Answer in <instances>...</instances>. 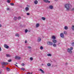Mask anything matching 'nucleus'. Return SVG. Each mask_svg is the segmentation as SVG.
I'll return each mask as SVG.
<instances>
[{
  "mask_svg": "<svg viewBox=\"0 0 74 74\" xmlns=\"http://www.w3.org/2000/svg\"><path fill=\"white\" fill-rule=\"evenodd\" d=\"M64 7L66 8L67 11H69V10H70V8L71 7L72 5L70 4H66L64 5Z\"/></svg>",
  "mask_w": 74,
  "mask_h": 74,
  "instance_id": "obj_1",
  "label": "nucleus"
},
{
  "mask_svg": "<svg viewBox=\"0 0 74 74\" xmlns=\"http://www.w3.org/2000/svg\"><path fill=\"white\" fill-rule=\"evenodd\" d=\"M73 47H71L70 48H70H68V49L67 50V52H68V53H72V51L71 50H73Z\"/></svg>",
  "mask_w": 74,
  "mask_h": 74,
  "instance_id": "obj_2",
  "label": "nucleus"
},
{
  "mask_svg": "<svg viewBox=\"0 0 74 74\" xmlns=\"http://www.w3.org/2000/svg\"><path fill=\"white\" fill-rule=\"evenodd\" d=\"M47 44L48 45L52 46V45H53V43L51 42L48 41L47 42Z\"/></svg>",
  "mask_w": 74,
  "mask_h": 74,
  "instance_id": "obj_3",
  "label": "nucleus"
},
{
  "mask_svg": "<svg viewBox=\"0 0 74 74\" xmlns=\"http://www.w3.org/2000/svg\"><path fill=\"white\" fill-rule=\"evenodd\" d=\"M1 64L2 65H7V64H8V63L7 62H1Z\"/></svg>",
  "mask_w": 74,
  "mask_h": 74,
  "instance_id": "obj_4",
  "label": "nucleus"
},
{
  "mask_svg": "<svg viewBox=\"0 0 74 74\" xmlns=\"http://www.w3.org/2000/svg\"><path fill=\"white\" fill-rule=\"evenodd\" d=\"M60 36L62 37V38H64V34L63 33H61L60 34Z\"/></svg>",
  "mask_w": 74,
  "mask_h": 74,
  "instance_id": "obj_5",
  "label": "nucleus"
},
{
  "mask_svg": "<svg viewBox=\"0 0 74 74\" xmlns=\"http://www.w3.org/2000/svg\"><path fill=\"white\" fill-rule=\"evenodd\" d=\"M21 58V57L17 56H16L15 57V59L16 60L18 59V60H20Z\"/></svg>",
  "mask_w": 74,
  "mask_h": 74,
  "instance_id": "obj_6",
  "label": "nucleus"
},
{
  "mask_svg": "<svg viewBox=\"0 0 74 74\" xmlns=\"http://www.w3.org/2000/svg\"><path fill=\"white\" fill-rule=\"evenodd\" d=\"M4 47L5 48H7V49H8V48H9V46H8L7 45L4 44Z\"/></svg>",
  "mask_w": 74,
  "mask_h": 74,
  "instance_id": "obj_7",
  "label": "nucleus"
},
{
  "mask_svg": "<svg viewBox=\"0 0 74 74\" xmlns=\"http://www.w3.org/2000/svg\"><path fill=\"white\" fill-rule=\"evenodd\" d=\"M43 1L45 2V3H47L48 2L49 3H50V1H48V0H43Z\"/></svg>",
  "mask_w": 74,
  "mask_h": 74,
  "instance_id": "obj_8",
  "label": "nucleus"
},
{
  "mask_svg": "<svg viewBox=\"0 0 74 74\" xmlns=\"http://www.w3.org/2000/svg\"><path fill=\"white\" fill-rule=\"evenodd\" d=\"M41 40V38L39 37H38V42H40Z\"/></svg>",
  "mask_w": 74,
  "mask_h": 74,
  "instance_id": "obj_9",
  "label": "nucleus"
},
{
  "mask_svg": "<svg viewBox=\"0 0 74 74\" xmlns=\"http://www.w3.org/2000/svg\"><path fill=\"white\" fill-rule=\"evenodd\" d=\"M52 42H54V43H56V42H57V40L53 39L52 40Z\"/></svg>",
  "mask_w": 74,
  "mask_h": 74,
  "instance_id": "obj_10",
  "label": "nucleus"
},
{
  "mask_svg": "<svg viewBox=\"0 0 74 74\" xmlns=\"http://www.w3.org/2000/svg\"><path fill=\"white\" fill-rule=\"evenodd\" d=\"M36 27H38L40 26V24L38 23H37L36 24Z\"/></svg>",
  "mask_w": 74,
  "mask_h": 74,
  "instance_id": "obj_11",
  "label": "nucleus"
},
{
  "mask_svg": "<svg viewBox=\"0 0 74 74\" xmlns=\"http://www.w3.org/2000/svg\"><path fill=\"white\" fill-rule=\"evenodd\" d=\"M25 10L26 11H28L29 10V8L26 7L25 8Z\"/></svg>",
  "mask_w": 74,
  "mask_h": 74,
  "instance_id": "obj_12",
  "label": "nucleus"
},
{
  "mask_svg": "<svg viewBox=\"0 0 74 74\" xmlns=\"http://www.w3.org/2000/svg\"><path fill=\"white\" fill-rule=\"evenodd\" d=\"M53 6L52 5H50L49 6V8L50 9H51V10H52V9H53Z\"/></svg>",
  "mask_w": 74,
  "mask_h": 74,
  "instance_id": "obj_13",
  "label": "nucleus"
},
{
  "mask_svg": "<svg viewBox=\"0 0 74 74\" xmlns=\"http://www.w3.org/2000/svg\"><path fill=\"white\" fill-rule=\"evenodd\" d=\"M34 3L35 4H37L38 3V1L37 0L35 1Z\"/></svg>",
  "mask_w": 74,
  "mask_h": 74,
  "instance_id": "obj_14",
  "label": "nucleus"
},
{
  "mask_svg": "<svg viewBox=\"0 0 74 74\" xmlns=\"http://www.w3.org/2000/svg\"><path fill=\"white\" fill-rule=\"evenodd\" d=\"M18 19V18L16 16H15L14 17V21H16V19Z\"/></svg>",
  "mask_w": 74,
  "mask_h": 74,
  "instance_id": "obj_15",
  "label": "nucleus"
},
{
  "mask_svg": "<svg viewBox=\"0 0 74 74\" xmlns=\"http://www.w3.org/2000/svg\"><path fill=\"white\" fill-rule=\"evenodd\" d=\"M6 57H11V56L10 55L8 54H6Z\"/></svg>",
  "mask_w": 74,
  "mask_h": 74,
  "instance_id": "obj_16",
  "label": "nucleus"
},
{
  "mask_svg": "<svg viewBox=\"0 0 74 74\" xmlns=\"http://www.w3.org/2000/svg\"><path fill=\"white\" fill-rule=\"evenodd\" d=\"M15 36H16V37H19L20 36V35H19V34H15Z\"/></svg>",
  "mask_w": 74,
  "mask_h": 74,
  "instance_id": "obj_17",
  "label": "nucleus"
},
{
  "mask_svg": "<svg viewBox=\"0 0 74 74\" xmlns=\"http://www.w3.org/2000/svg\"><path fill=\"white\" fill-rule=\"evenodd\" d=\"M64 34L65 35H67V33L66 31H64Z\"/></svg>",
  "mask_w": 74,
  "mask_h": 74,
  "instance_id": "obj_18",
  "label": "nucleus"
},
{
  "mask_svg": "<svg viewBox=\"0 0 74 74\" xmlns=\"http://www.w3.org/2000/svg\"><path fill=\"white\" fill-rule=\"evenodd\" d=\"M40 71H41L42 73H44V71H43V70H42V69H40Z\"/></svg>",
  "mask_w": 74,
  "mask_h": 74,
  "instance_id": "obj_19",
  "label": "nucleus"
},
{
  "mask_svg": "<svg viewBox=\"0 0 74 74\" xmlns=\"http://www.w3.org/2000/svg\"><path fill=\"white\" fill-rule=\"evenodd\" d=\"M64 29L65 30H67L68 29V27H67V26H65Z\"/></svg>",
  "mask_w": 74,
  "mask_h": 74,
  "instance_id": "obj_20",
  "label": "nucleus"
},
{
  "mask_svg": "<svg viewBox=\"0 0 74 74\" xmlns=\"http://www.w3.org/2000/svg\"><path fill=\"white\" fill-rule=\"evenodd\" d=\"M52 38L53 39H55L56 38V37L55 36H53L52 37Z\"/></svg>",
  "mask_w": 74,
  "mask_h": 74,
  "instance_id": "obj_21",
  "label": "nucleus"
},
{
  "mask_svg": "<svg viewBox=\"0 0 74 74\" xmlns=\"http://www.w3.org/2000/svg\"><path fill=\"white\" fill-rule=\"evenodd\" d=\"M21 70H23V71H25V69L24 68H21Z\"/></svg>",
  "mask_w": 74,
  "mask_h": 74,
  "instance_id": "obj_22",
  "label": "nucleus"
},
{
  "mask_svg": "<svg viewBox=\"0 0 74 74\" xmlns=\"http://www.w3.org/2000/svg\"><path fill=\"white\" fill-rule=\"evenodd\" d=\"M43 20V21H45V17H42L41 18Z\"/></svg>",
  "mask_w": 74,
  "mask_h": 74,
  "instance_id": "obj_23",
  "label": "nucleus"
},
{
  "mask_svg": "<svg viewBox=\"0 0 74 74\" xmlns=\"http://www.w3.org/2000/svg\"><path fill=\"white\" fill-rule=\"evenodd\" d=\"M71 29H72V30H73V31H74V26L73 25L72 26V27H71Z\"/></svg>",
  "mask_w": 74,
  "mask_h": 74,
  "instance_id": "obj_24",
  "label": "nucleus"
},
{
  "mask_svg": "<svg viewBox=\"0 0 74 74\" xmlns=\"http://www.w3.org/2000/svg\"><path fill=\"white\" fill-rule=\"evenodd\" d=\"M53 45V47H56V44L54 43Z\"/></svg>",
  "mask_w": 74,
  "mask_h": 74,
  "instance_id": "obj_25",
  "label": "nucleus"
},
{
  "mask_svg": "<svg viewBox=\"0 0 74 74\" xmlns=\"http://www.w3.org/2000/svg\"><path fill=\"white\" fill-rule=\"evenodd\" d=\"M48 56H52V55L51 54H47Z\"/></svg>",
  "mask_w": 74,
  "mask_h": 74,
  "instance_id": "obj_26",
  "label": "nucleus"
},
{
  "mask_svg": "<svg viewBox=\"0 0 74 74\" xmlns=\"http://www.w3.org/2000/svg\"><path fill=\"white\" fill-rule=\"evenodd\" d=\"M47 66H51V64H50V63H48L47 64Z\"/></svg>",
  "mask_w": 74,
  "mask_h": 74,
  "instance_id": "obj_27",
  "label": "nucleus"
},
{
  "mask_svg": "<svg viewBox=\"0 0 74 74\" xmlns=\"http://www.w3.org/2000/svg\"><path fill=\"white\" fill-rule=\"evenodd\" d=\"M27 32H28V30H27V29H26L25 30V33H27Z\"/></svg>",
  "mask_w": 74,
  "mask_h": 74,
  "instance_id": "obj_28",
  "label": "nucleus"
},
{
  "mask_svg": "<svg viewBox=\"0 0 74 74\" xmlns=\"http://www.w3.org/2000/svg\"><path fill=\"white\" fill-rule=\"evenodd\" d=\"M10 1H11L7 0V2L8 3H10Z\"/></svg>",
  "mask_w": 74,
  "mask_h": 74,
  "instance_id": "obj_29",
  "label": "nucleus"
},
{
  "mask_svg": "<svg viewBox=\"0 0 74 74\" xmlns=\"http://www.w3.org/2000/svg\"><path fill=\"white\" fill-rule=\"evenodd\" d=\"M30 59L31 60H33V58L32 57H31L30 58Z\"/></svg>",
  "mask_w": 74,
  "mask_h": 74,
  "instance_id": "obj_30",
  "label": "nucleus"
},
{
  "mask_svg": "<svg viewBox=\"0 0 74 74\" xmlns=\"http://www.w3.org/2000/svg\"><path fill=\"white\" fill-rule=\"evenodd\" d=\"M40 49H43V47L42 46H41Z\"/></svg>",
  "mask_w": 74,
  "mask_h": 74,
  "instance_id": "obj_31",
  "label": "nucleus"
},
{
  "mask_svg": "<svg viewBox=\"0 0 74 74\" xmlns=\"http://www.w3.org/2000/svg\"><path fill=\"white\" fill-rule=\"evenodd\" d=\"M10 5H11L13 6L14 5V3H10Z\"/></svg>",
  "mask_w": 74,
  "mask_h": 74,
  "instance_id": "obj_32",
  "label": "nucleus"
},
{
  "mask_svg": "<svg viewBox=\"0 0 74 74\" xmlns=\"http://www.w3.org/2000/svg\"><path fill=\"white\" fill-rule=\"evenodd\" d=\"M21 19V17H18V20H19L20 19Z\"/></svg>",
  "mask_w": 74,
  "mask_h": 74,
  "instance_id": "obj_33",
  "label": "nucleus"
},
{
  "mask_svg": "<svg viewBox=\"0 0 74 74\" xmlns=\"http://www.w3.org/2000/svg\"><path fill=\"white\" fill-rule=\"evenodd\" d=\"M8 62H12V61L10 59V60H8Z\"/></svg>",
  "mask_w": 74,
  "mask_h": 74,
  "instance_id": "obj_34",
  "label": "nucleus"
},
{
  "mask_svg": "<svg viewBox=\"0 0 74 74\" xmlns=\"http://www.w3.org/2000/svg\"><path fill=\"white\" fill-rule=\"evenodd\" d=\"M28 48L29 49H32V47H28Z\"/></svg>",
  "mask_w": 74,
  "mask_h": 74,
  "instance_id": "obj_35",
  "label": "nucleus"
},
{
  "mask_svg": "<svg viewBox=\"0 0 74 74\" xmlns=\"http://www.w3.org/2000/svg\"><path fill=\"white\" fill-rule=\"evenodd\" d=\"M27 15H30V13H27Z\"/></svg>",
  "mask_w": 74,
  "mask_h": 74,
  "instance_id": "obj_36",
  "label": "nucleus"
},
{
  "mask_svg": "<svg viewBox=\"0 0 74 74\" xmlns=\"http://www.w3.org/2000/svg\"><path fill=\"white\" fill-rule=\"evenodd\" d=\"M72 45L73 46H74V42H73L72 43Z\"/></svg>",
  "mask_w": 74,
  "mask_h": 74,
  "instance_id": "obj_37",
  "label": "nucleus"
},
{
  "mask_svg": "<svg viewBox=\"0 0 74 74\" xmlns=\"http://www.w3.org/2000/svg\"><path fill=\"white\" fill-rule=\"evenodd\" d=\"M7 11H8V10H10V8H7Z\"/></svg>",
  "mask_w": 74,
  "mask_h": 74,
  "instance_id": "obj_38",
  "label": "nucleus"
},
{
  "mask_svg": "<svg viewBox=\"0 0 74 74\" xmlns=\"http://www.w3.org/2000/svg\"><path fill=\"white\" fill-rule=\"evenodd\" d=\"M22 66H25V64L24 63L22 64Z\"/></svg>",
  "mask_w": 74,
  "mask_h": 74,
  "instance_id": "obj_39",
  "label": "nucleus"
},
{
  "mask_svg": "<svg viewBox=\"0 0 74 74\" xmlns=\"http://www.w3.org/2000/svg\"><path fill=\"white\" fill-rule=\"evenodd\" d=\"M7 70H10V68H8V67L7 68Z\"/></svg>",
  "mask_w": 74,
  "mask_h": 74,
  "instance_id": "obj_40",
  "label": "nucleus"
},
{
  "mask_svg": "<svg viewBox=\"0 0 74 74\" xmlns=\"http://www.w3.org/2000/svg\"><path fill=\"white\" fill-rule=\"evenodd\" d=\"M4 65H2V68H4Z\"/></svg>",
  "mask_w": 74,
  "mask_h": 74,
  "instance_id": "obj_41",
  "label": "nucleus"
},
{
  "mask_svg": "<svg viewBox=\"0 0 74 74\" xmlns=\"http://www.w3.org/2000/svg\"><path fill=\"white\" fill-rule=\"evenodd\" d=\"M14 65H15V66H16V67H18V65H17L16 64H15Z\"/></svg>",
  "mask_w": 74,
  "mask_h": 74,
  "instance_id": "obj_42",
  "label": "nucleus"
},
{
  "mask_svg": "<svg viewBox=\"0 0 74 74\" xmlns=\"http://www.w3.org/2000/svg\"><path fill=\"white\" fill-rule=\"evenodd\" d=\"M0 51H1V48L0 47Z\"/></svg>",
  "mask_w": 74,
  "mask_h": 74,
  "instance_id": "obj_43",
  "label": "nucleus"
},
{
  "mask_svg": "<svg viewBox=\"0 0 74 74\" xmlns=\"http://www.w3.org/2000/svg\"><path fill=\"white\" fill-rule=\"evenodd\" d=\"M25 43H27V41L25 40Z\"/></svg>",
  "mask_w": 74,
  "mask_h": 74,
  "instance_id": "obj_44",
  "label": "nucleus"
},
{
  "mask_svg": "<svg viewBox=\"0 0 74 74\" xmlns=\"http://www.w3.org/2000/svg\"><path fill=\"white\" fill-rule=\"evenodd\" d=\"M2 25H0V27H2Z\"/></svg>",
  "mask_w": 74,
  "mask_h": 74,
  "instance_id": "obj_45",
  "label": "nucleus"
},
{
  "mask_svg": "<svg viewBox=\"0 0 74 74\" xmlns=\"http://www.w3.org/2000/svg\"><path fill=\"white\" fill-rule=\"evenodd\" d=\"M55 1H58V0H54Z\"/></svg>",
  "mask_w": 74,
  "mask_h": 74,
  "instance_id": "obj_46",
  "label": "nucleus"
},
{
  "mask_svg": "<svg viewBox=\"0 0 74 74\" xmlns=\"http://www.w3.org/2000/svg\"><path fill=\"white\" fill-rule=\"evenodd\" d=\"M65 64H67V63H65Z\"/></svg>",
  "mask_w": 74,
  "mask_h": 74,
  "instance_id": "obj_47",
  "label": "nucleus"
},
{
  "mask_svg": "<svg viewBox=\"0 0 74 74\" xmlns=\"http://www.w3.org/2000/svg\"><path fill=\"white\" fill-rule=\"evenodd\" d=\"M1 72L0 71V74H1Z\"/></svg>",
  "mask_w": 74,
  "mask_h": 74,
  "instance_id": "obj_48",
  "label": "nucleus"
},
{
  "mask_svg": "<svg viewBox=\"0 0 74 74\" xmlns=\"http://www.w3.org/2000/svg\"><path fill=\"white\" fill-rule=\"evenodd\" d=\"M16 64H18V63H17V62H16Z\"/></svg>",
  "mask_w": 74,
  "mask_h": 74,
  "instance_id": "obj_49",
  "label": "nucleus"
},
{
  "mask_svg": "<svg viewBox=\"0 0 74 74\" xmlns=\"http://www.w3.org/2000/svg\"><path fill=\"white\" fill-rule=\"evenodd\" d=\"M33 74V72H32L31 73V74Z\"/></svg>",
  "mask_w": 74,
  "mask_h": 74,
  "instance_id": "obj_50",
  "label": "nucleus"
},
{
  "mask_svg": "<svg viewBox=\"0 0 74 74\" xmlns=\"http://www.w3.org/2000/svg\"><path fill=\"white\" fill-rule=\"evenodd\" d=\"M42 65H43V64H42Z\"/></svg>",
  "mask_w": 74,
  "mask_h": 74,
  "instance_id": "obj_51",
  "label": "nucleus"
},
{
  "mask_svg": "<svg viewBox=\"0 0 74 74\" xmlns=\"http://www.w3.org/2000/svg\"><path fill=\"white\" fill-rule=\"evenodd\" d=\"M60 44V43H59L58 44Z\"/></svg>",
  "mask_w": 74,
  "mask_h": 74,
  "instance_id": "obj_52",
  "label": "nucleus"
}]
</instances>
